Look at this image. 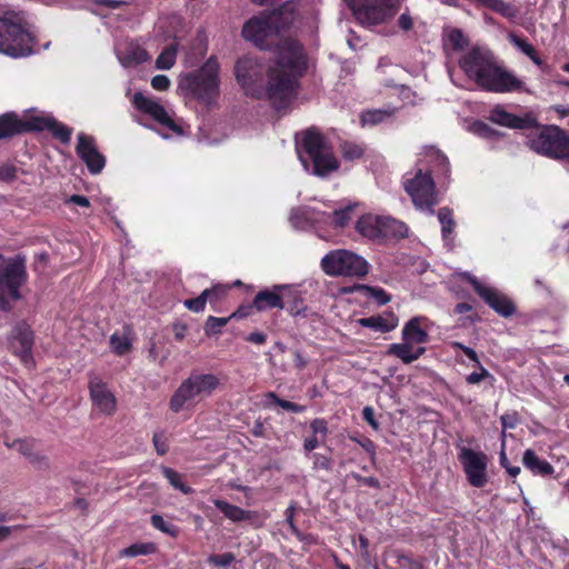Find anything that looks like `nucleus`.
Segmentation results:
<instances>
[{
  "label": "nucleus",
  "mask_w": 569,
  "mask_h": 569,
  "mask_svg": "<svg viewBox=\"0 0 569 569\" xmlns=\"http://www.w3.org/2000/svg\"><path fill=\"white\" fill-rule=\"evenodd\" d=\"M212 502L214 507L219 509L223 513V516L232 522L253 521L258 518L257 511L244 510L224 500L213 499Z\"/></svg>",
  "instance_id": "23"
},
{
  "label": "nucleus",
  "mask_w": 569,
  "mask_h": 569,
  "mask_svg": "<svg viewBox=\"0 0 569 569\" xmlns=\"http://www.w3.org/2000/svg\"><path fill=\"white\" fill-rule=\"evenodd\" d=\"M32 343L33 336L30 327L26 323L17 325L10 337V348L26 366L32 365Z\"/></svg>",
  "instance_id": "21"
},
{
  "label": "nucleus",
  "mask_w": 569,
  "mask_h": 569,
  "mask_svg": "<svg viewBox=\"0 0 569 569\" xmlns=\"http://www.w3.org/2000/svg\"><path fill=\"white\" fill-rule=\"evenodd\" d=\"M219 70L217 58L210 57L200 69L181 77L178 87L186 96L210 106L220 92Z\"/></svg>",
  "instance_id": "5"
},
{
  "label": "nucleus",
  "mask_w": 569,
  "mask_h": 569,
  "mask_svg": "<svg viewBox=\"0 0 569 569\" xmlns=\"http://www.w3.org/2000/svg\"><path fill=\"white\" fill-rule=\"evenodd\" d=\"M510 42L517 47L521 52H523L528 58L533 56L536 49L525 39L516 36L515 33L509 34Z\"/></svg>",
  "instance_id": "44"
},
{
  "label": "nucleus",
  "mask_w": 569,
  "mask_h": 569,
  "mask_svg": "<svg viewBox=\"0 0 569 569\" xmlns=\"http://www.w3.org/2000/svg\"><path fill=\"white\" fill-rule=\"evenodd\" d=\"M161 471L174 489L180 490L184 495H191L193 492L191 487L183 483L182 476L174 469L163 466L161 467Z\"/></svg>",
  "instance_id": "30"
},
{
  "label": "nucleus",
  "mask_w": 569,
  "mask_h": 569,
  "mask_svg": "<svg viewBox=\"0 0 569 569\" xmlns=\"http://www.w3.org/2000/svg\"><path fill=\"white\" fill-rule=\"evenodd\" d=\"M459 66L482 90L501 93L520 90L522 87L518 78L498 66L488 50L472 48L460 59Z\"/></svg>",
  "instance_id": "2"
},
{
  "label": "nucleus",
  "mask_w": 569,
  "mask_h": 569,
  "mask_svg": "<svg viewBox=\"0 0 569 569\" xmlns=\"http://www.w3.org/2000/svg\"><path fill=\"white\" fill-rule=\"evenodd\" d=\"M493 11L501 14L505 18H508V19H513L519 13L517 8H515L512 4H510L503 0L497 1L496 8Z\"/></svg>",
  "instance_id": "45"
},
{
  "label": "nucleus",
  "mask_w": 569,
  "mask_h": 569,
  "mask_svg": "<svg viewBox=\"0 0 569 569\" xmlns=\"http://www.w3.org/2000/svg\"><path fill=\"white\" fill-rule=\"evenodd\" d=\"M459 459L463 466L469 483L476 488H481L488 482L487 476V456L483 452L475 451L469 448H462Z\"/></svg>",
  "instance_id": "15"
},
{
  "label": "nucleus",
  "mask_w": 569,
  "mask_h": 569,
  "mask_svg": "<svg viewBox=\"0 0 569 569\" xmlns=\"http://www.w3.org/2000/svg\"><path fill=\"white\" fill-rule=\"evenodd\" d=\"M295 20V8L287 2L279 8L250 18L242 27L241 36L259 48H267L272 37L288 29Z\"/></svg>",
  "instance_id": "3"
},
{
  "label": "nucleus",
  "mask_w": 569,
  "mask_h": 569,
  "mask_svg": "<svg viewBox=\"0 0 569 569\" xmlns=\"http://www.w3.org/2000/svg\"><path fill=\"white\" fill-rule=\"evenodd\" d=\"M528 146L535 152L555 159L569 160V137L557 126L530 128Z\"/></svg>",
  "instance_id": "8"
},
{
  "label": "nucleus",
  "mask_w": 569,
  "mask_h": 569,
  "mask_svg": "<svg viewBox=\"0 0 569 569\" xmlns=\"http://www.w3.org/2000/svg\"><path fill=\"white\" fill-rule=\"evenodd\" d=\"M132 102L137 109L149 114L160 124L169 128L170 130H172L174 132H180V128L169 117L166 109L156 100H152V99L146 97L141 92H137L133 96Z\"/></svg>",
  "instance_id": "22"
},
{
  "label": "nucleus",
  "mask_w": 569,
  "mask_h": 569,
  "mask_svg": "<svg viewBox=\"0 0 569 569\" xmlns=\"http://www.w3.org/2000/svg\"><path fill=\"white\" fill-rule=\"evenodd\" d=\"M31 38L22 26L12 19L0 18V52L11 57L31 53Z\"/></svg>",
  "instance_id": "13"
},
{
  "label": "nucleus",
  "mask_w": 569,
  "mask_h": 569,
  "mask_svg": "<svg viewBox=\"0 0 569 569\" xmlns=\"http://www.w3.org/2000/svg\"><path fill=\"white\" fill-rule=\"evenodd\" d=\"M94 3L99 6H104L110 9H118L124 4L123 1L118 0H94Z\"/></svg>",
  "instance_id": "60"
},
{
  "label": "nucleus",
  "mask_w": 569,
  "mask_h": 569,
  "mask_svg": "<svg viewBox=\"0 0 569 569\" xmlns=\"http://www.w3.org/2000/svg\"><path fill=\"white\" fill-rule=\"evenodd\" d=\"M421 318L410 319L402 329V339L410 343H425L428 340V333L420 327Z\"/></svg>",
  "instance_id": "27"
},
{
  "label": "nucleus",
  "mask_w": 569,
  "mask_h": 569,
  "mask_svg": "<svg viewBox=\"0 0 569 569\" xmlns=\"http://www.w3.org/2000/svg\"><path fill=\"white\" fill-rule=\"evenodd\" d=\"M150 59L148 52L138 43L130 42L118 53V60L124 68H132Z\"/></svg>",
  "instance_id": "25"
},
{
  "label": "nucleus",
  "mask_w": 569,
  "mask_h": 569,
  "mask_svg": "<svg viewBox=\"0 0 569 569\" xmlns=\"http://www.w3.org/2000/svg\"><path fill=\"white\" fill-rule=\"evenodd\" d=\"M263 68L253 58L242 57L234 64L237 82L246 90L247 94L259 97L254 86L262 79Z\"/></svg>",
  "instance_id": "17"
},
{
  "label": "nucleus",
  "mask_w": 569,
  "mask_h": 569,
  "mask_svg": "<svg viewBox=\"0 0 569 569\" xmlns=\"http://www.w3.org/2000/svg\"><path fill=\"white\" fill-rule=\"evenodd\" d=\"M0 178H3V179L16 178V169L13 167H0Z\"/></svg>",
  "instance_id": "64"
},
{
  "label": "nucleus",
  "mask_w": 569,
  "mask_h": 569,
  "mask_svg": "<svg viewBox=\"0 0 569 569\" xmlns=\"http://www.w3.org/2000/svg\"><path fill=\"white\" fill-rule=\"evenodd\" d=\"M267 340V337L264 333L260 332V331H254V332H251L248 337H247V341L249 342H252V343H256V345H262Z\"/></svg>",
  "instance_id": "59"
},
{
  "label": "nucleus",
  "mask_w": 569,
  "mask_h": 569,
  "mask_svg": "<svg viewBox=\"0 0 569 569\" xmlns=\"http://www.w3.org/2000/svg\"><path fill=\"white\" fill-rule=\"evenodd\" d=\"M221 386L220 378L213 373L192 372L182 380L171 396L169 408L172 412L179 413L209 398Z\"/></svg>",
  "instance_id": "4"
},
{
  "label": "nucleus",
  "mask_w": 569,
  "mask_h": 569,
  "mask_svg": "<svg viewBox=\"0 0 569 569\" xmlns=\"http://www.w3.org/2000/svg\"><path fill=\"white\" fill-rule=\"evenodd\" d=\"M89 392L93 407L104 416H112L117 410V399L106 382L98 376L89 379Z\"/></svg>",
  "instance_id": "18"
},
{
  "label": "nucleus",
  "mask_w": 569,
  "mask_h": 569,
  "mask_svg": "<svg viewBox=\"0 0 569 569\" xmlns=\"http://www.w3.org/2000/svg\"><path fill=\"white\" fill-rule=\"evenodd\" d=\"M360 289L365 291L367 297L375 299L380 306H383L390 301V297L381 288L361 286Z\"/></svg>",
  "instance_id": "41"
},
{
  "label": "nucleus",
  "mask_w": 569,
  "mask_h": 569,
  "mask_svg": "<svg viewBox=\"0 0 569 569\" xmlns=\"http://www.w3.org/2000/svg\"><path fill=\"white\" fill-rule=\"evenodd\" d=\"M67 203H73L80 207L88 208L90 206V201L87 197L80 194H72L66 201Z\"/></svg>",
  "instance_id": "55"
},
{
  "label": "nucleus",
  "mask_w": 569,
  "mask_h": 569,
  "mask_svg": "<svg viewBox=\"0 0 569 569\" xmlns=\"http://www.w3.org/2000/svg\"><path fill=\"white\" fill-rule=\"evenodd\" d=\"M395 109H373L361 114L363 124H377L390 118L395 113Z\"/></svg>",
  "instance_id": "33"
},
{
  "label": "nucleus",
  "mask_w": 569,
  "mask_h": 569,
  "mask_svg": "<svg viewBox=\"0 0 569 569\" xmlns=\"http://www.w3.org/2000/svg\"><path fill=\"white\" fill-rule=\"evenodd\" d=\"M310 429L312 430V435L317 436L320 433L325 437L328 431L327 422L323 419H315L310 422Z\"/></svg>",
  "instance_id": "51"
},
{
  "label": "nucleus",
  "mask_w": 569,
  "mask_h": 569,
  "mask_svg": "<svg viewBox=\"0 0 569 569\" xmlns=\"http://www.w3.org/2000/svg\"><path fill=\"white\" fill-rule=\"evenodd\" d=\"M466 280L472 284L475 291L500 316L507 318L515 313L512 301L495 288L483 286L477 278L467 273Z\"/></svg>",
  "instance_id": "16"
},
{
  "label": "nucleus",
  "mask_w": 569,
  "mask_h": 569,
  "mask_svg": "<svg viewBox=\"0 0 569 569\" xmlns=\"http://www.w3.org/2000/svg\"><path fill=\"white\" fill-rule=\"evenodd\" d=\"M455 347L460 348L470 360L479 363V358L477 356V352L472 348L466 347L460 342H456Z\"/></svg>",
  "instance_id": "58"
},
{
  "label": "nucleus",
  "mask_w": 569,
  "mask_h": 569,
  "mask_svg": "<svg viewBox=\"0 0 569 569\" xmlns=\"http://www.w3.org/2000/svg\"><path fill=\"white\" fill-rule=\"evenodd\" d=\"M356 479H358L359 481H361L366 486H369V487H372V488H377V489L380 488V482L375 477L356 476Z\"/></svg>",
  "instance_id": "61"
},
{
  "label": "nucleus",
  "mask_w": 569,
  "mask_h": 569,
  "mask_svg": "<svg viewBox=\"0 0 569 569\" xmlns=\"http://www.w3.org/2000/svg\"><path fill=\"white\" fill-rule=\"evenodd\" d=\"M308 68L303 47L291 38L281 40L276 46V63L268 71L264 94L277 109L283 108L295 96L297 78Z\"/></svg>",
  "instance_id": "1"
},
{
  "label": "nucleus",
  "mask_w": 569,
  "mask_h": 569,
  "mask_svg": "<svg viewBox=\"0 0 569 569\" xmlns=\"http://www.w3.org/2000/svg\"><path fill=\"white\" fill-rule=\"evenodd\" d=\"M286 516H287V523L289 525L291 531L295 535H299V530H298V528H297V526L295 525V521H293V516H295V507L293 506H290L287 509Z\"/></svg>",
  "instance_id": "57"
},
{
  "label": "nucleus",
  "mask_w": 569,
  "mask_h": 569,
  "mask_svg": "<svg viewBox=\"0 0 569 569\" xmlns=\"http://www.w3.org/2000/svg\"><path fill=\"white\" fill-rule=\"evenodd\" d=\"M208 561L217 567H228L234 561V556L231 552L212 555L208 558Z\"/></svg>",
  "instance_id": "46"
},
{
  "label": "nucleus",
  "mask_w": 569,
  "mask_h": 569,
  "mask_svg": "<svg viewBox=\"0 0 569 569\" xmlns=\"http://www.w3.org/2000/svg\"><path fill=\"white\" fill-rule=\"evenodd\" d=\"M151 86L158 91H166L170 87V80L164 74H157L151 79Z\"/></svg>",
  "instance_id": "49"
},
{
  "label": "nucleus",
  "mask_w": 569,
  "mask_h": 569,
  "mask_svg": "<svg viewBox=\"0 0 569 569\" xmlns=\"http://www.w3.org/2000/svg\"><path fill=\"white\" fill-rule=\"evenodd\" d=\"M490 120L500 126L513 129L531 128L535 124V119L531 117L520 118L500 108H496L491 111Z\"/></svg>",
  "instance_id": "24"
},
{
  "label": "nucleus",
  "mask_w": 569,
  "mask_h": 569,
  "mask_svg": "<svg viewBox=\"0 0 569 569\" xmlns=\"http://www.w3.org/2000/svg\"><path fill=\"white\" fill-rule=\"evenodd\" d=\"M516 422H517V419L515 416H510V415H503L501 416V423H502V427L503 429H512L516 427Z\"/></svg>",
  "instance_id": "63"
},
{
  "label": "nucleus",
  "mask_w": 569,
  "mask_h": 569,
  "mask_svg": "<svg viewBox=\"0 0 569 569\" xmlns=\"http://www.w3.org/2000/svg\"><path fill=\"white\" fill-rule=\"evenodd\" d=\"M488 376V371L482 368L481 372H472L467 377V382L470 385L479 383L481 380H483Z\"/></svg>",
  "instance_id": "56"
},
{
  "label": "nucleus",
  "mask_w": 569,
  "mask_h": 569,
  "mask_svg": "<svg viewBox=\"0 0 569 569\" xmlns=\"http://www.w3.org/2000/svg\"><path fill=\"white\" fill-rule=\"evenodd\" d=\"M127 331H129V329H127ZM110 346L112 351L118 356L128 353L131 349L129 332H124L122 335L113 333L110 337Z\"/></svg>",
  "instance_id": "31"
},
{
  "label": "nucleus",
  "mask_w": 569,
  "mask_h": 569,
  "mask_svg": "<svg viewBox=\"0 0 569 569\" xmlns=\"http://www.w3.org/2000/svg\"><path fill=\"white\" fill-rule=\"evenodd\" d=\"M356 20L373 27L392 19L399 10V0H346Z\"/></svg>",
  "instance_id": "10"
},
{
  "label": "nucleus",
  "mask_w": 569,
  "mask_h": 569,
  "mask_svg": "<svg viewBox=\"0 0 569 569\" xmlns=\"http://www.w3.org/2000/svg\"><path fill=\"white\" fill-rule=\"evenodd\" d=\"M318 446H319V439L315 435H312L310 438H307L303 442V448L306 451H312Z\"/></svg>",
  "instance_id": "62"
},
{
  "label": "nucleus",
  "mask_w": 569,
  "mask_h": 569,
  "mask_svg": "<svg viewBox=\"0 0 569 569\" xmlns=\"http://www.w3.org/2000/svg\"><path fill=\"white\" fill-rule=\"evenodd\" d=\"M280 289V286H274L273 290L259 291L253 299L252 307L258 311H264L271 308L283 309L282 297L278 293Z\"/></svg>",
  "instance_id": "26"
},
{
  "label": "nucleus",
  "mask_w": 569,
  "mask_h": 569,
  "mask_svg": "<svg viewBox=\"0 0 569 569\" xmlns=\"http://www.w3.org/2000/svg\"><path fill=\"white\" fill-rule=\"evenodd\" d=\"M151 525L158 530L170 535L171 537H176L178 533L177 528L166 522L163 517L160 515L151 516Z\"/></svg>",
  "instance_id": "43"
},
{
  "label": "nucleus",
  "mask_w": 569,
  "mask_h": 569,
  "mask_svg": "<svg viewBox=\"0 0 569 569\" xmlns=\"http://www.w3.org/2000/svg\"><path fill=\"white\" fill-rule=\"evenodd\" d=\"M438 219L442 226V236L443 238H447L449 234H451L456 224L452 218L451 210L448 208L439 209Z\"/></svg>",
  "instance_id": "39"
},
{
  "label": "nucleus",
  "mask_w": 569,
  "mask_h": 569,
  "mask_svg": "<svg viewBox=\"0 0 569 569\" xmlns=\"http://www.w3.org/2000/svg\"><path fill=\"white\" fill-rule=\"evenodd\" d=\"M3 519H4L3 516L0 517V520H3ZM22 529H24V526H22V525H18V526H13V527L0 525V543L8 540L13 531H20Z\"/></svg>",
  "instance_id": "50"
},
{
  "label": "nucleus",
  "mask_w": 569,
  "mask_h": 569,
  "mask_svg": "<svg viewBox=\"0 0 569 569\" xmlns=\"http://www.w3.org/2000/svg\"><path fill=\"white\" fill-rule=\"evenodd\" d=\"M230 319H231V317L219 318V317L210 316L207 319L206 325H204V333L207 336H213V335L220 333L222 327H224L229 322Z\"/></svg>",
  "instance_id": "38"
},
{
  "label": "nucleus",
  "mask_w": 569,
  "mask_h": 569,
  "mask_svg": "<svg viewBox=\"0 0 569 569\" xmlns=\"http://www.w3.org/2000/svg\"><path fill=\"white\" fill-rule=\"evenodd\" d=\"M352 208L347 207L345 209L336 210L333 212V223L338 228L345 227L350 220V213Z\"/></svg>",
  "instance_id": "47"
},
{
  "label": "nucleus",
  "mask_w": 569,
  "mask_h": 569,
  "mask_svg": "<svg viewBox=\"0 0 569 569\" xmlns=\"http://www.w3.org/2000/svg\"><path fill=\"white\" fill-rule=\"evenodd\" d=\"M321 268L329 276L363 277L368 273V262L345 249L327 253L321 260Z\"/></svg>",
  "instance_id": "11"
},
{
  "label": "nucleus",
  "mask_w": 569,
  "mask_h": 569,
  "mask_svg": "<svg viewBox=\"0 0 569 569\" xmlns=\"http://www.w3.org/2000/svg\"><path fill=\"white\" fill-rule=\"evenodd\" d=\"M51 116L27 113L19 117L14 112H7L0 116V140L17 134L32 131H43L49 127Z\"/></svg>",
  "instance_id": "14"
},
{
  "label": "nucleus",
  "mask_w": 569,
  "mask_h": 569,
  "mask_svg": "<svg viewBox=\"0 0 569 569\" xmlns=\"http://www.w3.org/2000/svg\"><path fill=\"white\" fill-rule=\"evenodd\" d=\"M152 442L158 455L163 456L167 453L168 445L166 439L161 435H153Z\"/></svg>",
  "instance_id": "52"
},
{
  "label": "nucleus",
  "mask_w": 569,
  "mask_h": 569,
  "mask_svg": "<svg viewBox=\"0 0 569 569\" xmlns=\"http://www.w3.org/2000/svg\"><path fill=\"white\" fill-rule=\"evenodd\" d=\"M49 123L50 124L47 130L50 131L56 139L60 140L64 144H68L71 139L72 130L56 120L53 117Z\"/></svg>",
  "instance_id": "35"
},
{
  "label": "nucleus",
  "mask_w": 569,
  "mask_h": 569,
  "mask_svg": "<svg viewBox=\"0 0 569 569\" xmlns=\"http://www.w3.org/2000/svg\"><path fill=\"white\" fill-rule=\"evenodd\" d=\"M6 447L17 450L37 470H47L50 467L49 458L37 449V442L31 438L6 440Z\"/></svg>",
  "instance_id": "19"
},
{
  "label": "nucleus",
  "mask_w": 569,
  "mask_h": 569,
  "mask_svg": "<svg viewBox=\"0 0 569 569\" xmlns=\"http://www.w3.org/2000/svg\"><path fill=\"white\" fill-rule=\"evenodd\" d=\"M301 147L312 162V173L325 177L339 168L332 148L320 131L310 128L302 132Z\"/></svg>",
  "instance_id": "9"
},
{
  "label": "nucleus",
  "mask_w": 569,
  "mask_h": 569,
  "mask_svg": "<svg viewBox=\"0 0 569 569\" xmlns=\"http://www.w3.org/2000/svg\"><path fill=\"white\" fill-rule=\"evenodd\" d=\"M522 462L526 468L536 475L548 476L553 472V467L548 461L539 459L531 449L525 451Z\"/></svg>",
  "instance_id": "28"
},
{
  "label": "nucleus",
  "mask_w": 569,
  "mask_h": 569,
  "mask_svg": "<svg viewBox=\"0 0 569 569\" xmlns=\"http://www.w3.org/2000/svg\"><path fill=\"white\" fill-rule=\"evenodd\" d=\"M217 288L206 289L197 298L186 300L184 306L191 311L200 312L204 309L207 300L217 296Z\"/></svg>",
  "instance_id": "34"
},
{
  "label": "nucleus",
  "mask_w": 569,
  "mask_h": 569,
  "mask_svg": "<svg viewBox=\"0 0 569 569\" xmlns=\"http://www.w3.org/2000/svg\"><path fill=\"white\" fill-rule=\"evenodd\" d=\"M266 398L271 400L273 403L278 405L279 407H281L282 409L287 410V411H291V412H296V413H299V412H302L305 410V407L303 406H300V405H297V403H293L291 401H288V400H284V399H281L279 398L274 392L270 391L266 395Z\"/></svg>",
  "instance_id": "40"
},
{
  "label": "nucleus",
  "mask_w": 569,
  "mask_h": 569,
  "mask_svg": "<svg viewBox=\"0 0 569 569\" xmlns=\"http://www.w3.org/2000/svg\"><path fill=\"white\" fill-rule=\"evenodd\" d=\"M362 327L366 328H372L376 330H380L381 332H388L395 329L396 323L395 322H388L382 317H369V318H361L358 321Z\"/></svg>",
  "instance_id": "36"
},
{
  "label": "nucleus",
  "mask_w": 569,
  "mask_h": 569,
  "mask_svg": "<svg viewBox=\"0 0 569 569\" xmlns=\"http://www.w3.org/2000/svg\"><path fill=\"white\" fill-rule=\"evenodd\" d=\"M363 419L375 429L379 428L378 421L375 419V411L371 407H365L362 410Z\"/></svg>",
  "instance_id": "53"
},
{
  "label": "nucleus",
  "mask_w": 569,
  "mask_h": 569,
  "mask_svg": "<svg viewBox=\"0 0 569 569\" xmlns=\"http://www.w3.org/2000/svg\"><path fill=\"white\" fill-rule=\"evenodd\" d=\"M341 152L346 160L359 159L363 154L360 146L347 141L341 144Z\"/></svg>",
  "instance_id": "42"
},
{
  "label": "nucleus",
  "mask_w": 569,
  "mask_h": 569,
  "mask_svg": "<svg viewBox=\"0 0 569 569\" xmlns=\"http://www.w3.org/2000/svg\"><path fill=\"white\" fill-rule=\"evenodd\" d=\"M356 230L365 238L382 243L388 240H398L408 237L409 228L403 222L390 216L367 213L361 216Z\"/></svg>",
  "instance_id": "7"
},
{
  "label": "nucleus",
  "mask_w": 569,
  "mask_h": 569,
  "mask_svg": "<svg viewBox=\"0 0 569 569\" xmlns=\"http://www.w3.org/2000/svg\"><path fill=\"white\" fill-rule=\"evenodd\" d=\"M398 24L403 31H409L413 26L411 16L409 13H402L398 19Z\"/></svg>",
  "instance_id": "54"
},
{
  "label": "nucleus",
  "mask_w": 569,
  "mask_h": 569,
  "mask_svg": "<svg viewBox=\"0 0 569 569\" xmlns=\"http://www.w3.org/2000/svg\"><path fill=\"white\" fill-rule=\"evenodd\" d=\"M388 355L399 358L405 363H411L417 360V356L413 355L412 343L405 340L402 343L390 345L388 349Z\"/></svg>",
  "instance_id": "29"
},
{
  "label": "nucleus",
  "mask_w": 569,
  "mask_h": 569,
  "mask_svg": "<svg viewBox=\"0 0 569 569\" xmlns=\"http://www.w3.org/2000/svg\"><path fill=\"white\" fill-rule=\"evenodd\" d=\"M403 188L418 210L433 213V207L438 203V198L430 172L418 169L412 178L405 180Z\"/></svg>",
  "instance_id": "12"
},
{
  "label": "nucleus",
  "mask_w": 569,
  "mask_h": 569,
  "mask_svg": "<svg viewBox=\"0 0 569 569\" xmlns=\"http://www.w3.org/2000/svg\"><path fill=\"white\" fill-rule=\"evenodd\" d=\"M448 38H449V41L451 42L452 47L458 50L462 49L468 43L462 31L459 29H452L449 32Z\"/></svg>",
  "instance_id": "48"
},
{
  "label": "nucleus",
  "mask_w": 569,
  "mask_h": 569,
  "mask_svg": "<svg viewBox=\"0 0 569 569\" xmlns=\"http://www.w3.org/2000/svg\"><path fill=\"white\" fill-rule=\"evenodd\" d=\"M27 281L26 258L21 254L0 258V310L11 309V301L21 298L20 288Z\"/></svg>",
  "instance_id": "6"
},
{
  "label": "nucleus",
  "mask_w": 569,
  "mask_h": 569,
  "mask_svg": "<svg viewBox=\"0 0 569 569\" xmlns=\"http://www.w3.org/2000/svg\"><path fill=\"white\" fill-rule=\"evenodd\" d=\"M156 551V545L152 543V542H147V543H142V542H139V543H133L127 548H123L119 551V557L121 558H124V557H137V556H141V555H150V553H153Z\"/></svg>",
  "instance_id": "32"
},
{
  "label": "nucleus",
  "mask_w": 569,
  "mask_h": 569,
  "mask_svg": "<svg viewBox=\"0 0 569 569\" xmlns=\"http://www.w3.org/2000/svg\"><path fill=\"white\" fill-rule=\"evenodd\" d=\"M76 151L91 173L97 174L101 172L106 164V159L98 151L93 137L80 133Z\"/></svg>",
  "instance_id": "20"
},
{
  "label": "nucleus",
  "mask_w": 569,
  "mask_h": 569,
  "mask_svg": "<svg viewBox=\"0 0 569 569\" xmlns=\"http://www.w3.org/2000/svg\"><path fill=\"white\" fill-rule=\"evenodd\" d=\"M177 57V47L174 44L167 47L157 58L156 67L160 70H168L173 67Z\"/></svg>",
  "instance_id": "37"
}]
</instances>
